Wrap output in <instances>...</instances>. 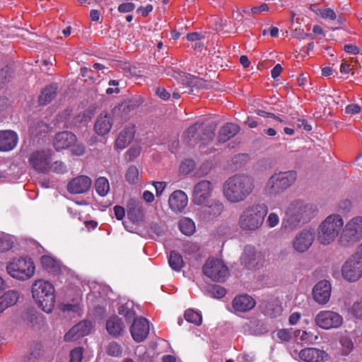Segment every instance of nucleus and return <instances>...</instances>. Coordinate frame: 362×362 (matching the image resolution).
Segmentation results:
<instances>
[{
  "label": "nucleus",
  "mask_w": 362,
  "mask_h": 362,
  "mask_svg": "<svg viewBox=\"0 0 362 362\" xmlns=\"http://www.w3.org/2000/svg\"><path fill=\"white\" fill-rule=\"evenodd\" d=\"M136 106L137 105L134 101L122 103L112 109L113 117L119 119L121 121L127 120L129 112L134 110Z\"/></svg>",
  "instance_id": "c756f323"
},
{
  "label": "nucleus",
  "mask_w": 362,
  "mask_h": 362,
  "mask_svg": "<svg viewBox=\"0 0 362 362\" xmlns=\"http://www.w3.org/2000/svg\"><path fill=\"white\" fill-rule=\"evenodd\" d=\"M141 153V148L139 146H132L126 153V157L128 160H133L138 157Z\"/></svg>",
  "instance_id": "bf43d9fd"
},
{
  "label": "nucleus",
  "mask_w": 362,
  "mask_h": 362,
  "mask_svg": "<svg viewBox=\"0 0 362 362\" xmlns=\"http://www.w3.org/2000/svg\"><path fill=\"white\" fill-rule=\"evenodd\" d=\"M255 305V300L251 296L246 294L239 295L232 301V306L235 312H247L252 310Z\"/></svg>",
  "instance_id": "393cba45"
},
{
  "label": "nucleus",
  "mask_w": 362,
  "mask_h": 362,
  "mask_svg": "<svg viewBox=\"0 0 362 362\" xmlns=\"http://www.w3.org/2000/svg\"><path fill=\"white\" fill-rule=\"evenodd\" d=\"M114 214L117 220H122L125 216V209L124 207L116 205L113 208Z\"/></svg>",
  "instance_id": "338daca9"
},
{
  "label": "nucleus",
  "mask_w": 362,
  "mask_h": 362,
  "mask_svg": "<svg viewBox=\"0 0 362 362\" xmlns=\"http://www.w3.org/2000/svg\"><path fill=\"white\" fill-rule=\"evenodd\" d=\"M40 262L42 267L49 273L58 274L60 272V264L53 257L48 255H44L41 257Z\"/></svg>",
  "instance_id": "c9c22d12"
},
{
  "label": "nucleus",
  "mask_w": 362,
  "mask_h": 362,
  "mask_svg": "<svg viewBox=\"0 0 362 362\" xmlns=\"http://www.w3.org/2000/svg\"><path fill=\"white\" fill-rule=\"evenodd\" d=\"M130 333L136 342L144 341L149 333L148 321L144 317L134 319L130 327Z\"/></svg>",
  "instance_id": "2eb2a0df"
},
{
  "label": "nucleus",
  "mask_w": 362,
  "mask_h": 362,
  "mask_svg": "<svg viewBox=\"0 0 362 362\" xmlns=\"http://www.w3.org/2000/svg\"><path fill=\"white\" fill-rule=\"evenodd\" d=\"M127 213L128 218L133 223H139L143 221L144 209L141 202L134 199L128 200L127 204Z\"/></svg>",
  "instance_id": "aec40b11"
},
{
  "label": "nucleus",
  "mask_w": 362,
  "mask_h": 362,
  "mask_svg": "<svg viewBox=\"0 0 362 362\" xmlns=\"http://www.w3.org/2000/svg\"><path fill=\"white\" fill-rule=\"evenodd\" d=\"M240 263L248 269H253L257 264V252L255 247L247 245L240 259Z\"/></svg>",
  "instance_id": "bb28decb"
},
{
  "label": "nucleus",
  "mask_w": 362,
  "mask_h": 362,
  "mask_svg": "<svg viewBox=\"0 0 362 362\" xmlns=\"http://www.w3.org/2000/svg\"><path fill=\"white\" fill-rule=\"evenodd\" d=\"M211 293L214 298H221L226 294V290L220 286H214L212 288Z\"/></svg>",
  "instance_id": "69168bd1"
},
{
  "label": "nucleus",
  "mask_w": 362,
  "mask_h": 362,
  "mask_svg": "<svg viewBox=\"0 0 362 362\" xmlns=\"http://www.w3.org/2000/svg\"><path fill=\"white\" fill-rule=\"evenodd\" d=\"M344 305L349 314L357 320H362V297L357 298L351 302V298H344Z\"/></svg>",
  "instance_id": "7c9ffc66"
},
{
  "label": "nucleus",
  "mask_w": 362,
  "mask_h": 362,
  "mask_svg": "<svg viewBox=\"0 0 362 362\" xmlns=\"http://www.w3.org/2000/svg\"><path fill=\"white\" fill-rule=\"evenodd\" d=\"M92 324L90 321L83 320L74 325L64 335V340L71 341L88 334L90 332Z\"/></svg>",
  "instance_id": "a211bd4d"
},
{
  "label": "nucleus",
  "mask_w": 362,
  "mask_h": 362,
  "mask_svg": "<svg viewBox=\"0 0 362 362\" xmlns=\"http://www.w3.org/2000/svg\"><path fill=\"white\" fill-rule=\"evenodd\" d=\"M185 319L191 323L196 325H199L202 323V315L199 313L194 311V310L189 309L185 312Z\"/></svg>",
  "instance_id": "c03bdc74"
},
{
  "label": "nucleus",
  "mask_w": 362,
  "mask_h": 362,
  "mask_svg": "<svg viewBox=\"0 0 362 362\" xmlns=\"http://www.w3.org/2000/svg\"><path fill=\"white\" fill-rule=\"evenodd\" d=\"M269 11V7H268L267 4L264 3V4H262L259 6H254V7L251 8L250 11L244 10L243 12L247 14H250L251 13L254 15H256V14H259L263 11Z\"/></svg>",
  "instance_id": "6e6d98bb"
},
{
  "label": "nucleus",
  "mask_w": 362,
  "mask_h": 362,
  "mask_svg": "<svg viewBox=\"0 0 362 362\" xmlns=\"http://www.w3.org/2000/svg\"><path fill=\"white\" fill-rule=\"evenodd\" d=\"M170 267L175 271L179 272L184 265L182 257L178 252L171 251L168 257Z\"/></svg>",
  "instance_id": "4c0bfd02"
},
{
  "label": "nucleus",
  "mask_w": 362,
  "mask_h": 362,
  "mask_svg": "<svg viewBox=\"0 0 362 362\" xmlns=\"http://www.w3.org/2000/svg\"><path fill=\"white\" fill-rule=\"evenodd\" d=\"M135 134V127L132 124L126 126L119 133L115 141V148H125L133 140Z\"/></svg>",
  "instance_id": "b1692460"
},
{
  "label": "nucleus",
  "mask_w": 362,
  "mask_h": 362,
  "mask_svg": "<svg viewBox=\"0 0 362 362\" xmlns=\"http://www.w3.org/2000/svg\"><path fill=\"white\" fill-rule=\"evenodd\" d=\"M179 228L183 234L191 235L195 231V224L192 219L183 218L179 221Z\"/></svg>",
  "instance_id": "ea45409f"
},
{
  "label": "nucleus",
  "mask_w": 362,
  "mask_h": 362,
  "mask_svg": "<svg viewBox=\"0 0 362 362\" xmlns=\"http://www.w3.org/2000/svg\"><path fill=\"white\" fill-rule=\"evenodd\" d=\"M315 13L325 20L333 21L337 27L343 23L342 18L340 15L330 8H320L315 11Z\"/></svg>",
  "instance_id": "72a5a7b5"
},
{
  "label": "nucleus",
  "mask_w": 362,
  "mask_h": 362,
  "mask_svg": "<svg viewBox=\"0 0 362 362\" xmlns=\"http://www.w3.org/2000/svg\"><path fill=\"white\" fill-rule=\"evenodd\" d=\"M96 192L101 197L106 196L110 191V183L105 177H98L95 182Z\"/></svg>",
  "instance_id": "58836bf2"
},
{
  "label": "nucleus",
  "mask_w": 362,
  "mask_h": 362,
  "mask_svg": "<svg viewBox=\"0 0 362 362\" xmlns=\"http://www.w3.org/2000/svg\"><path fill=\"white\" fill-rule=\"evenodd\" d=\"M240 131V127L234 123H226L221 127L218 139L220 142H226L235 136Z\"/></svg>",
  "instance_id": "2f4dec72"
},
{
  "label": "nucleus",
  "mask_w": 362,
  "mask_h": 362,
  "mask_svg": "<svg viewBox=\"0 0 362 362\" xmlns=\"http://www.w3.org/2000/svg\"><path fill=\"white\" fill-rule=\"evenodd\" d=\"M316 237L313 228H305L298 232L292 241L293 248L298 252H306L313 245Z\"/></svg>",
  "instance_id": "f8f14e48"
},
{
  "label": "nucleus",
  "mask_w": 362,
  "mask_h": 362,
  "mask_svg": "<svg viewBox=\"0 0 362 362\" xmlns=\"http://www.w3.org/2000/svg\"><path fill=\"white\" fill-rule=\"evenodd\" d=\"M118 313L119 315H123L127 322H130L132 320H134V319H137L136 317V312L134 310L133 305H122L119 307Z\"/></svg>",
  "instance_id": "a19ab883"
},
{
  "label": "nucleus",
  "mask_w": 362,
  "mask_h": 362,
  "mask_svg": "<svg viewBox=\"0 0 362 362\" xmlns=\"http://www.w3.org/2000/svg\"><path fill=\"white\" fill-rule=\"evenodd\" d=\"M344 227V220L341 215L332 214L327 216L319 225L317 230V240L323 245H328L339 237Z\"/></svg>",
  "instance_id": "20e7f679"
},
{
  "label": "nucleus",
  "mask_w": 362,
  "mask_h": 362,
  "mask_svg": "<svg viewBox=\"0 0 362 362\" xmlns=\"http://www.w3.org/2000/svg\"><path fill=\"white\" fill-rule=\"evenodd\" d=\"M150 230L158 236L163 235L164 233L163 228L157 223H151Z\"/></svg>",
  "instance_id": "774afa93"
},
{
  "label": "nucleus",
  "mask_w": 362,
  "mask_h": 362,
  "mask_svg": "<svg viewBox=\"0 0 362 362\" xmlns=\"http://www.w3.org/2000/svg\"><path fill=\"white\" fill-rule=\"evenodd\" d=\"M341 276L349 282H356L362 277V259L351 255L343 264Z\"/></svg>",
  "instance_id": "9b49d317"
},
{
  "label": "nucleus",
  "mask_w": 362,
  "mask_h": 362,
  "mask_svg": "<svg viewBox=\"0 0 362 362\" xmlns=\"http://www.w3.org/2000/svg\"><path fill=\"white\" fill-rule=\"evenodd\" d=\"M125 179L131 185H135L139 182V173L138 168L134 165H131L127 169L125 174Z\"/></svg>",
  "instance_id": "79ce46f5"
},
{
  "label": "nucleus",
  "mask_w": 362,
  "mask_h": 362,
  "mask_svg": "<svg viewBox=\"0 0 362 362\" xmlns=\"http://www.w3.org/2000/svg\"><path fill=\"white\" fill-rule=\"evenodd\" d=\"M255 188V180L245 174L235 175L228 178L223 186V194L230 204L244 202Z\"/></svg>",
  "instance_id": "f03ea898"
},
{
  "label": "nucleus",
  "mask_w": 362,
  "mask_h": 362,
  "mask_svg": "<svg viewBox=\"0 0 362 362\" xmlns=\"http://www.w3.org/2000/svg\"><path fill=\"white\" fill-rule=\"evenodd\" d=\"M362 238V216H356L344 224L338 244L344 247L353 246Z\"/></svg>",
  "instance_id": "6e6552de"
},
{
  "label": "nucleus",
  "mask_w": 362,
  "mask_h": 362,
  "mask_svg": "<svg viewBox=\"0 0 362 362\" xmlns=\"http://www.w3.org/2000/svg\"><path fill=\"white\" fill-rule=\"evenodd\" d=\"M58 91L57 85L55 83L50 84L46 86L41 91L38 98V101L40 105H46L52 101L57 96Z\"/></svg>",
  "instance_id": "473e14b6"
},
{
  "label": "nucleus",
  "mask_w": 362,
  "mask_h": 362,
  "mask_svg": "<svg viewBox=\"0 0 362 362\" xmlns=\"http://www.w3.org/2000/svg\"><path fill=\"white\" fill-rule=\"evenodd\" d=\"M18 137L17 134L12 130L0 131V151H10L13 150L18 144Z\"/></svg>",
  "instance_id": "4be33fe9"
},
{
  "label": "nucleus",
  "mask_w": 362,
  "mask_h": 362,
  "mask_svg": "<svg viewBox=\"0 0 362 362\" xmlns=\"http://www.w3.org/2000/svg\"><path fill=\"white\" fill-rule=\"evenodd\" d=\"M136 8V4L133 2L122 3L118 6V11L119 13H129L133 11Z\"/></svg>",
  "instance_id": "13d9d810"
},
{
  "label": "nucleus",
  "mask_w": 362,
  "mask_h": 362,
  "mask_svg": "<svg viewBox=\"0 0 362 362\" xmlns=\"http://www.w3.org/2000/svg\"><path fill=\"white\" fill-rule=\"evenodd\" d=\"M342 347V354L345 356L349 354L354 349V342L347 336L341 337L339 340Z\"/></svg>",
  "instance_id": "49530a36"
},
{
  "label": "nucleus",
  "mask_w": 362,
  "mask_h": 362,
  "mask_svg": "<svg viewBox=\"0 0 362 362\" xmlns=\"http://www.w3.org/2000/svg\"><path fill=\"white\" fill-rule=\"evenodd\" d=\"M13 246V242L11 238L4 234H0V253L11 250Z\"/></svg>",
  "instance_id": "09e8293b"
},
{
  "label": "nucleus",
  "mask_w": 362,
  "mask_h": 362,
  "mask_svg": "<svg viewBox=\"0 0 362 362\" xmlns=\"http://www.w3.org/2000/svg\"><path fill=\"white\" fill-rule=\"evenodd\" d=\"M317 211V206L313 204L301 199L293 200L286 208L281 229L288 233L293 231L312 219Z\"/></svg>",
  "instance_id": "f257e3e1"
},
{
  "label": "nucleus",
  "mask_w": 362,
  "mask_h": 362,
  "mask_svg": "<svg viewBox=\"0 0 362 362\" xmlns=\"http://www.w3.org/2000/svg\"><path fill=\"white\" fill-rule=\"evenodd\" d=\"M214 190L212 183L209 180H201L193 187L192 202L196 205H204L211 197Z\"/></svg>",
  "instance_id": "4468645a"
},
{
  "label": "nucleus",
  "mask_w": 362,
  "mask_h": 362,
  "mask_svg": "<svg viewBox=\"0 0 362 362\" xmlns=\"http://www.w3.org/2000/svg\"><path fill=\"white\" fill-rule=\"evenodd\" d=\"M293 332L291 329H281L276 332L277 338L281 341H289L292 338Z\"/></svg>",
  "instance_id": "3c124183"
},
{
  "label": "nucleus",
  "mask_w": 362,
  "mask_h": 362,
  "mask_svg": "<svg viewBox=\"0 0 362 362\" xmlns=\"http://www.w3.org/2000/svg\"><path fill=\"white\" fill-rule=\"evenodd\" d=\"M187 203L188 197L182 190L173 192L168 199L169 206L175 213L182 212L187 206Z\"/></svg>",
  "instance_id": "412c9836"
},
{
  "label": "nucleus",
  "mask_w": 362,
  "mask_h": 362,
  "mask_svg": "<svg viewBox=\"0 0 362 362\" xmlns=\"http://www.w3.org/2000/svg\"><path fill=\"white\" fill-rule=\"evenodd\" d=\"M215 127L212 125H207L202 129L201 134L195 140L199 139V148H202L210 143L214 137Z\"/></svg>",
  "instance_id": "e433bc0d"
},
{
  "label": "nucleus",
  "mask_w": 362,
  "mask_h": 362,
  "mask_svg": "<svg viewBox=\"0 0 362 362\" xmlns=\"http://www.w3.org/2000/svg\"><path fill=\"white\" fill-rule=\"evenodd\" d=\"M33 297L45 313H50L55 302L54 288L52 284L42 279L36 280L32 286Z\"/></svg>",
  "instance_id": "423d86ee"
},
{
  "label": "nucleus",
  "mask_w": 362,
  "mask_h": 362,
  "mask_svg": "<svg viewBox=\"0 0 362 362\" xmlns=\"http://www.w3.org/2000/svg\"><path fill=\"white\" fill-rule=\"evenodd\" d=\"M125 326L121 318L117 315L110 317L106 322V329L113 337H118L124 332Z\"/></svg>",
  "instance_id": "cd10ccee"
},
{
  "label": "nucleus",
  "mask_w": 362,
  "mask_h": 362,
  "mask_svg": "<svg viewBox=\"0 0 362 362\" xmlns=\"http://www.w3.org/2000/svg\"><path fill=\"white\" fill-rule=\"evenodd\" d=\"M6 269L12 278L26 281L34 276L35 266L30 258L14 257L6 264Z\"/></svg>",
  "instance_id": "0eeeda50"
},
{
  "label": "nucleus",
  "mask_w": 362,
  "mask_h": 362,
  "mask_svg": "<svg viewBox=\"0 0 362 362\" xmlns=\"http://www.w3.org/2000/svg\"><path fill=\"white\" fill-rule=\"evenodd\" d=\"M54 173L56 174H64L67 172V168L66 164L61 160H56L54 162H50L49 163V173Z\"/></svg>",
  "instance_id": "a18cd8bd"
},
{
  "label": "nucleus",
  "mask_w": 362,
  "mask_h": 362,
  "mask_svg": "<svg viewBox=\"0 0 362 362\" xmlns=\"http://www.w3.org/2000/svg\"><path fill=\"white\" fill-rule=\"evenodd\" d=\"M34 350L30 351L29 354L24 358V362H34L40 356V349L37 348V344H35Z\"/></svg>",
  "instance_id": "e2e57ef3"
},
{
  "label": "nucleus",
  "mask_w": 362,
  "mask_h": 362,
  "mask_svg": "<svg viewBox=\"0 0 362 362\" xmlns=\"http://www.w3.org/2000/svg\"><path fill=\"white\" fill-rule=\"evenodd\" d=\"M76 141V136L70 132H61L56 134L54 146L57 151L67 148Z\"/></svg>",
  "instance_id": "5701e85b"
},
{
  "label": "nucleus",
  "mask_w": 362,
  "mask_h": 362,
  "mask_svg": "<svg viewBox=\"0 0 362 362\" xmlns=\"http://www.w3.org/2000/svg\"><path fill=\"white\" fill-rule=\"evenodd\" d=\"M8 307L14 305L19 299V293L17 291L9 290L1 296Z\"/></svg>",
  "instance_id": "37998d69"
},
{
  "label": "nucleus",
  "mask_w": 362,
  "mask_h": 362,
  "mask_svg": "<svg viewBox=\"0 0 362 362\" xmlns=\"http://www.w3.org/2000/svg\"><path fill=\"white\" fill-rule=\"evenodd\" d=\"M199 249V245L197 243L192 242H187L183 245L184 252L189 255L196 253Z\"/></svg>",
  "instance_id": "4d7b16f0"
},
{
  "label": "nucleus",
  "mask_w": 362,
  "mask_h": 362,
  "mask_svg": "<svg viewBox=\"0 0 362 362\" xmlns=\"http://www.w3.org/2000/svg\"><path fill=\"white\" fill-rule=\"evenodd\" d=\"M262 312L270 317H275L281 315V306L277 300H272L264 302L262 305Z\"/></svg>",
  "instance_id": "f704fd0d"
},
{
  "label": "nucleus",
  "mask_w": 362,
  "mask_h": 362,
  "mask_svg": "<svg viewBox=\"0 0 362 362\" xmlns=\"http://www.w3.org/2000/svg\"><path fill=\"white\" fill-rule=\"evenodd\" d=\"M112 126L111 117L107 112L101 113L97 118L94 129L99 135H105L110 131Z\"/></svg>",
  "instance_id": "c85d7f7f"
},
{
  "label": "nucleus",
  "mask_w": 362,
  "mask_h": 362,
  "mask_svg": "<svg viewBox=\"0 0 362 362\" xmlns=\"http://www.w3.org/2000/svg\"><path fill=\"white\" fill-rule=\"evenodd\" d=\"M314 300L320 305L326 304L331 296V284L327 280L319 281L313 289Z\"/></svg>",
  "instance_id": "dca6fc26"
},
{
  "label": "nucleus",
  "mask_w": 362,
  "mask_h": 362,
  "mask_svg": "<svg viewBox=\"0 0 362 362\" xmlns=\"http://www.w3.org/2000/svg\"><path fill=\"white\" fill-rule=\"evenodd\" d=\"M202 269L204 275L213 281L224 282L229 276L228 267L218 259H208Z\"/></svg>",
  "instance_id": "1a4fd4ad"
},
{
  "label": "nucleus",
  "mask_w": 362,
  "mask_h": 362,
  "mask_svg": "<svg viewBox=\"0 0 362 362\" xmlns=\"http://www.w3.org/2000/svg\"><path fill=\"white\" fill-rule=\"evenodd\" d=\"M194 168V163L192 160H186L183 161L180 165V170L182 173L187 174L193 170Z\"/></svg>",
  "instance_id": "052dcab7"
},
{
  "label": "nucleus",
  "mask_w": 362,
  "mask_h": 362,
  "mask_svg": "<svg viewBox=\"0 0 362 362\" xmlns=\"http://www.w3.org/2000/svg\"><path fill=\"white\" fill-rule=\"evenodd\" d=\"M106 351L108 355L117 357L122 354V347L118 343L112 341L107 346Z\"/></svg>",
  "instance_id": "de8ad7c7"
},
{
  "label": "nucleus",
  "mask_w": 362,
  "mask_h": 362,
  "mask_svg": "<svg viewBox=\"0 0 362 362\" xmlns=\"http://www.w3.org/2000/svg\"><path fill=\"white\" fill-rule=\"evenodd\" d=\"M92 184L91 179L86 175H80L72 179L67 185V189L71 194L87 192Z\"/></svg>",
  "instance_id": "f3484780"
},
{
  "label": "nucleus",
  "mask_w": 362,
  "mask_h": 362,
  "mask_svg": "<svg viewBox=\"0 0 362 362\" xmlns=\"http://www.w3.org/2000/svg\"><path fill=\"white\" fill-rule=\"evenodd\" d=\"M71 153L76 156H81L85 153L86 146L81 143L76 141L71 145Z\"/></svg>",
  "instance_id": "864d4df0"
},
{
  "label": "nucleus",
  "mask_w": 362,
  "mask_h": 362,
  "mask_svg": "<svg viewBox=\"0 0 362 362\" xmlns=\"http://www.w3.org/2000/svg\"><path fill=\"white\" fill-rule=\"evenodd\" d=\"M51 161H52V151L49 149L35 151L28 157L30 166L35 171L42 174H49Z\"/></svg>",
  "instance_id": "9d476101"
},
{
  "label": "nucleus",
  "mask_w": 362,
  "mask_h": 362,
  "mask_svg": "<svg viewBox=\"0 0 362 362\" xmlns=\"http://www.w3.org/2000/svg\"><path fill=\"white\" fill-rule=\"evenodd\" d=\"M153 5L147 2L146 4L140 5L136 9V13L141 15L143 17H146L153 11Z\"/></svg>",
  "instance_id": "603ef678"
},
{
  "label": "nucleus",
  "mask_w": 362,
  "mask_h": 362,
  "mask_svg": "<svg viewBox=\"0 0 362 362\" xmlns=\"http://www.w3.org/2000/svg\"><path fill=\"white\" fill-rule=\"evenodd\" d=\"M351 202L349 199H344L338 204V211L341 213H347L351 209Z\"/></svg>",
  "instance_id": "680f3d73"
},
{
  "label": "nucleus",
  "mask_w": 362,
  "mask_h": 362,
  "mask_svg": "<svg viewBox=\"0 0 362 362\" xmlns=\"http://www.w3.org/2000/svg\"><path fill=\"white\" fill-rule=\"evenodd\" d=\"M296 170L275 173L267 181L264 192L267 196H277L289 188L296 182Z\"/></svg>",
  "instance_id": "39448f33"
},
{
  "label": "nucleus",
  "mask_w": 362,
  "mask_h": 362,
  "mask_svg": "<svg viewBox=\"0 0 362 362\" xmlns=\"http://www.w3.org/2000/svg\"><path fill=\"white\" fill-rule=\"evenodd\" d=\"M315 321L320 327L329 329L339 327L343 323V317L336 312L323 310L316 315Z\"/></svg>",
  "instance_id": "ddd939ff"
},
{
  "label": "nucleus",
  "mask_w": 362,
  "mask_h": 362,
  "mask_svg": "<svg viewBox=\"0 0 362 362\" xmlns=\"http://www.w3.org/2000/svg\"><path fill=\"white\" fill-rule=\"evenodd\" d=\"M202 209V212L205 218L211 219L218 217L221 214L224 209L223 204L216 199L207 202Z\"/></svg>",
  "instance_id": "a878e982"
},
{
  "label": "nucleus",
  "mask_w": 362,
  "mask_h": 362,
  "mask_svg": "<svg viewBox=\"0 0 362 362\" xmlns=\"http://www.w3.org/2000/svg\"><path fill=\"white\" fill-rule=\"evenodd\" d=\"M279 222V216L276 213H270L267 217V224L269 228H274Z\"/></svg>",
  "instance_id": "0e129e2a"
},
{
  "label": "nucleus",
  "mask_w": 362,
  "mask_h": 362,
  "mask_svg": "<svg viewBox=\"0 0 362 362\" xmlns=\"http://www.w3.org/2000/svg\"><path fill=\"white\" fill-rule=\"evenodd\" d=\"M267 212V207L263 204H249L240 212L238 218V226L244 232H255L262 226Z\"/></svg>",
  "instance_id": "7ed1b4c3"
},
{
  "label": "nucleus",
  "mask_w": 362,
  "mask_h": 362,
  "mask_svg": "<svg viewBox=\"0 0 362 362\" xmlns=\"http://www.w3.org/2000/svg\"><path fill=\"white\" fill-rule=\"evenodd\" d=\"M83 354V349L81 347H76L72 349L69 354V362H81Z\"/></svg>",
  "instance_id": "8fccbe9b"
},
{
  "label": "nucleus",
  "mask_w": 362,
  "mask_h": 362,
  "mask_svg": "<svg viewBox=\"0 0 362 362\" xmlns=\"http://www.w3.org/2000/svg\"><path fill=\"white\" fill-rule=\"evenodd\" d=\"M201 126L202 124L197 122L188 128L185 132V134L186 136L189 139V141L195 137L197 131L201 128Z\"/></svg>",
  "instance_id": "5fc2aeb1"
},
{
  "label": "nucleus",
  "mask_w": 362,
  "mask_h": 362,
  "mask_svg": "<svg viewBox=\"0 0 362 362\" xmlns=\"http://www.w3.org/2000/svg\"><path fill=\"white\" fill-rule=\"evenodd\" d=\"M299 358L304 362H325L328 361L329 356L323 350L306 348L300 351Z\"/></svg>",
  "instance_id": "6ab92c4d"
}]
</instances>
